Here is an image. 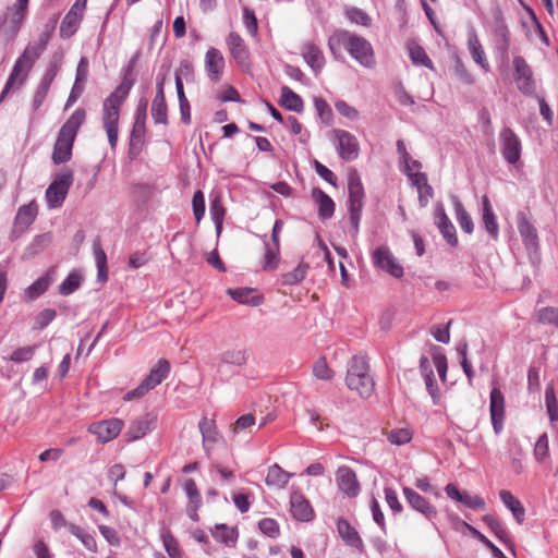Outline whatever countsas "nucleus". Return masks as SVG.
<instances>
[{"label":"nucleus","mask_w":558,"mask_h":558,"mask_svg":"<svg viewBox=\"0 0 558 558\" xmlns=\"http://www.w3.org/2000/svg\"><path fill=\"white\" fill-rule=\"evenodd\" d=\"M134 80L124 76L121 84L104 100L102 104V126L107 133L111 149H114L119 136L120 108L128 98Z\"/></svg>","instance_id":"f257e3e1"},{"label":"nucleus","mask_w":558,"mask_h":558,"mask_svg":"<svg viewBox=\"0 0 558 558\" xmlns=\"http://www.w3.org/2000/svg\"><path fill=\"white\" fill-rule=\"evenodd\" d=\"M329 48L343 47L348 53L362 66L372 69L375 66V54L371 43L362 36L345 29H337L329 37Z\"/></svg>","instance_id":"f03ea898"},{"label":"nucleus","mask_w":558,"mask_h":558,"mask_svg":"<svg viewBox=\"0 0 558 558\" xmlns=\"http://www.w3.org/2000/svg\"><path fill=\"white\" fill-rule=\"evenodd\" d=\"M86 118L84 109H76L61 126L53 145L52 161L56 165L64 163L72 157L73 144L77 132Z\"/></svg>","instance_id":"7ed1b4c3"},{"label":"nucleus","mask_w":558,"mask_h":558,"mask_svg":"<svg viewBox=\"0 0 558 558\" xmlns=\"http://www.w3.org/2000/svg\"><path fill=\"white\" fill-rule=\"evenodd\" d=\"M43 53L44 50L34 41L25 47L24 51L15 60L12 71L0 94V104L10 92L21 88L26 83L34 64Z\"/></svg>","instance_id":"20e7f679"},{"label":"nucleus","mask_w":558,"mask_h":558,"mask_svg":"<svg viewBox=\"0 0 558 558\" xmlns=\"http://www.w3.org/2000/svg\"><path fill=\"white\" fill-rule=\"evenodd\" d=\"M347 387L361 398H369L375 390V380L371 374L366 355H353L347 364Z\"/></svg>","instance_id":"39448f33"},{"label":"nucleus","mask_w":558,"mask_h":558,"mask_svg":"<svg viewBox=\"0 0 558 558\" xmlns=\"http://www.w3.org/2000/svg\"><path fill=\"white\" fill-rule=\"evenodd\" d=\"M348 190L349 217L351 226L354 230V235H356L359 232L362 209L364 206V187L357 173H351L349 175Z\"/></svg>","instance_id":"423d86ee"},{"label":"nucleus","mask_w":558,"mask_h":558,"mask_svg":"<svg viewBox=\"0 0 558 558\" xmlns=\"http://www.w3.org/2000/svg\"><path fill=\"white\" fill-rule=\"evenodd\" d=\"M73 181V171L69 168H64L56 174L46 191V199L50 208H57L63 204Z\"/></svg>","instance_id":"0eeeda50"},{"label":"nucleus","mask_w":558,"mask_h":558,"mask_svg":"<svg viewBox=\"0 0 558 558\" xmlns=\"http://www.w3.org/2000/svg\"><path fill=\"white\" fill-rule=\"evenodd\" d=\"M329 138L344 161H352L359 157L360 144L355 135L345 130L333 129L329 133Z\"/></svg>","instance_id":"6e6552de"},{"label":"nucleus","mask_w":558,"mask_h":558,"mask_svg":"<svg viewBox=\"0 0 558 558\" xmlns=\"http://www.w3.org/2000/svg\"><path fill=\"white\" fill-rule=\"evenodd\" d=\"M61 68V57L53 56L49 61L33 96L32 107L36 111L44 104L50 86L58 75Z\"/></svg>","instance_id":"1a4fd4ad"},{"label":"nucleus","mask_w":558,"mask_h":558,"mask_svg":"<svg viewBox=\"0 0 558 558\" xmlns=\"http://www.w3.org/2000/svg\"><path fill=\"white\" fill-rule=\"evenodd\" d=\"M28 8L14 3L8 7L0 20V32L9 38H14L27 14Z\"/></svg>","instance_id":"9d476101"},{"label":"nucleus","mask_w":558,"mask_h":558,"mask_svg":"<svg viewBox=\"0 0 558 558\" xmlns=\"http://www.w3.org/2000/svg\"><path fill=\"white\" fill-rule=\"evenodd\" d=\"M86 7L87 0H75L60 24V36L62 38L68 39L77 32L83 21Z\"/></svg>","instance_id":"9b49d317"},{"label":"nucleus","mask_w":558,"mask_h":558,"mask_svg":"<svg viewBox=\"0 0 558 558\" xmlns=\"http://www.w3.org/2000/svg\"><path fill=\"white\" fill-rule=\"evenodd\" d=\"M500 149L505 160L510 163H517L521 158L522 144L519 136L510 128H504L499 134Z\"/></svg>","instance_id":"f8f14e48"},{"label":"nucleus","mask_w":558,"mask_h":558,"mask_svg":"<svg viewBox=\"0 0 558 558\" xmlns=\"http://www.w3.org/2000/svg\"><path fill=\"white\" fill-rule=\"evenodd\" d=\"M123 426L124 423L122 420L112 417L92 423L87 430L96 436L98 442L106 444L116 439L121 433Z\"/></svg>","instance_id":"ddd939ff"},{"label":"nucleus","mask_w":558,"mask_h":558,"mask_svg":"<svg viewBox=\"0 0 558 558\" xmlns=\"http://www.w3.org/2000/svg\"><path fill=\"white\" fill-rule=\"evenodd\" d=\"M512 64L514 69V80L519 90L527 96L534 95L536 86L530 65L521 56L514 57Z\"/></svg>","instance_id":"4468645a"},{"label":"nucleus","mask_w":558,"mask_h":558,"mask_svg":"<svg viewBox=\"0 0 558 558\" xmlns=\"http://www.w3.org/2000/svg\"><path fill=\"white\" fill-rule=\"evenodd\" d=\"M372 260L374 266L385 270L395 278L403 276V267L398 263L388 246L383 245L375 248L372 253Z\"/></svg>","instance_id":"2eb2a0df"},{"label":"nucleus","mask_w":558,"mask_h":558,"mask_svg":"<svg viewBox=\"0 0 558 558\" xmlns=\"http://www.w3.org/2000/svg\"><path fill=\"white\" fill-rule=\"evenodd\" d=\"M158 417L155 413H146L133 420L128 428L126 437L129 441H135L157 427Z\"/></svg>","instance_id":"dca6fc26"},{"label":"nucleus","mask_w":558,"mask_h":558,"mask_svg":"<svg viewBox=\"0 0 558 558\" xmlns=\"http://www.w3.org/2000/svg\"><path fill=\"white\" fill-rule=\"evenodd\" d=\"M336 482L339 490L350 498L356 497L361 492L355 472L347 465L338 468Z\"/></svg>","instance_id":"f3484780"},{"label":"nucleus","mask_w":558,"mask_h":558,"mask_svg":"<svg viewBox=\"0 0 558 558\" xmlns=\"http://www.w3.org/2000/svg\"><path fill=\"white\" fill-rule=\"evenodd\" d=\"M226 44L234 61L243 69L250 66V52L243 38L235 32L229 33Z\"/></svg>","instance_id":"a211bd4d"},{"label":"nucleus","mask_w":558,"mask_h":558,"mask_svg":"<svg viewBox=\"0 0 558 558\" xmlns=\"http://www.w3.org/2000/svg\"><path fill=\"white\" fill-rule=\"evenodd\" d=\"M490 418L495 434H499L504 428L505 420V397L499 388H493L490 391Z\"/></svg>","instance_id":"6ab92c4d"},{"label":"nucleus","mask_w":558,"mask_h":558,"mask_svg":"<svg viewBox=\"0 0 558 558\" xmlns=\"http://www.w3.org/2000/svg\"><path fill=\"white\" fill-rule=\"evenodd\" d=\"M290 513L301 522H310L314 518V510L310 501L300 492H292L290 496Z\"/></svg>","instance_id":"aec40b11"},{"label":"nucleus","mask_w":558,"mask_h":558,"mask_svg":"<svg viewBox=\"0 0 558 558\" xmlns=\"http://www.w3.org/2000/svg\"><path fill=\"white\" fill-rule=\"evenodd\" d=\"M38 214V207L35 202L23 205L19 208L14 219L12 234L15 236L24 233L27 228L34 222Z\"/></svg>","instance_id":"412c9836"},{"label":"nucleus","mask_w":558,"mask_h":558,"mask_svg":"<svg viewBox=\"0 0 558 558\" xmlns=\"http://www.w3.org/2000/svg\"><path fill=\"white\" fill-rule=\"evenodd\" d=\"M225 69V58L222 53L214 47H210L205 54V71L208 78L217 83L221 80Z\"/></svg>","instance_id":"4be33fe9"},{"label":"nucleus","mask_w":558,"mask_h":558,"mask_svg":"<svg viewBox=\"0 0 558 558\" xmlns=\"http://www.w3.org/2000/svg\"><path fill=\"white\" fill-rule=\"evenodd\" d=\"M403 495L408 504L417 512L422 513L426 519L433 520L437 517L436 508L429 504L423 496L410 487L403 488Z\"/></svg>","instance_id":"5701e85b"},{"label":"nucleus","mask_w":558,"mask_h":558,"mask_svg":"<svg viewBox=\"0 0 558 558\" xmlns=\"http://www.w3.org/2000/svg\"><path fill=\"white\" fill-rule=\"evenodd\" d=\"M435 223L444 239L447 241V243L451 246H457L458 238L456 228L453 223L450 221L449 217L447 216L445 208L441 204L436 206Z\"/></svg>","instance_id":"b1692460"},{"label":"nucleus","mask_w":558,"mask_h":558,"mask_svg":"<svg viewBox=\"0 0 558 558\" xmlns=\"http://www.w3.org/2000/svg\"><path fill=\"white\" fill-rule=\"evenodd\" d=\"M445 492L447 496L466 508L470 509H484L485 508V500L478 496V495H471L468 492H460L459 488L452 484L449 483L445 487Z\"/></svg>","instance_id":"393cba45"},{"label":"nucleus","mask_w":558,"mask_h":558,"mask_svg":"<svg viewBox=\"0 0 558 558\" xmlns=\"http://www.w3.org/2000/svg\"><path fill=\"white\" fill-rule=\"evenodd\" d=\"M518 230L526 250L529 252H536L538 250L537 231L523 214L518 216Z\"/></svg>","instance_id":"a878e982"},{"label":"nucleus","mask_w":558,"mask_h":558,"mask_svg":"<svg viewBox=\"0 0 558 558\" xmlns=\"http://www.w3.org/2000/svg\"><path fill=\"white\" fill-rule=\"evenodd\" d=\"M337 532L341 539L350 547H353L355 549H359L360 551L363 550L364 544L363 541L356 531L355 527H353L348 520L343 518H339L337 520Z\"/></svg>","instance_id":"bb28decb"},{"label":"nucleus","mask_w":558,"mask_h":558,"mask_svg":"<svg viewBox=\"0 0 558 558\" xmlns=\"http://www.w3.org/2000/svg\"><path fill=\"white\" fill-rule=\"evenodd\" d=\"M302 56L308 66L317 74L325 64L322 50L313 43H305L302 47Z\"/></svg>","instance_id":"cd10ccee"},{"label":"nucleus","mask_w":558,"mask_h":558,"mask_svg":"<svg viewBox=\"0 0 558 558\" xmlns=\"http://www.w3.org/2000/svg\"><path fill=\"white\" fill-rule=\"evenodd\" d=\"M169 372V362L165 359H160L157 362V364L151 368L150 373L143 380V383L148 387L149 390H151L168 377Z\"/></svg>","instance_id":"c85d7f7f"},{"label":"nucleus","mask_w":558,"mask_h":558,"mask_svg":"<svg viewBox=\"0 0 558 558\" xmlns=\"http://www.w3.org/2000/svg\"><path fill=\"white\" fill-rule=\"evenodd\" d=\"M312 197L318 204V216L320 219H329L335 213V203L323 190L315 187L312 191Z\"/></svg>","instance_id":"c756f323"},{"label":"nucleus","mask_w":558,"mask_h":558,"mask_svg":"<svg viewBox=\"0 0 558 558\" xmlns=\"http://www.w3.org/2000/svg\"><path fill=\"white\" fill-rule=\"evenodd\" d=\"M499 497H500V500L502 501V504L505 505V507L508 508L512 512L515 521L519 524L523 523L524 518H525V509L522 506L521 501L518 498H515L511 494V492L506 490V489H501L499 492Z\"/></svg>","instance_id":"7c9ffc66"},{"label":"nucleus","mask_w":558,"mask_h":558,"mask_svg":"<svg viewBox=\"0 0 558 558\" xmlns=\"http://www.w3.org/2000/svg\"><path fill=\"white\" fill-rule=\"evenodd\" d=\"M293 476L292 473H289L281 469L277 463L270 465L268 468V472L265 478V483L268 486L277 487L282 489L287 486L289 480Z\"/></svg>","instance_id":"2f4dec72"},{"label":"nucleus","mask_w":558,"mask_h":558,"mask_svg":"<svg viewBox=\"0 0 558 558\" xmlns=\"http://www.w3.org/2000/svg\"><path fill=\"white\" fill-rule=\"evenodd\" d=\"M451 203L454 208L456 219L460 226V228L468 234H471L474 230V223L469 215V213L465 210L463 204L459 199L457 195L450 196Z\"/></svg>","instance_id":"473e14b6"},{"label":"nucleus","mask_w":558,"mask_h":558,"mask_svg":"<svg viewBox=\"0 0 558 558\" xmlns=\"http://www.w3.org/2000/svg\"><path fill=\"white\" fill-rule=\"evenodd\" d=\"M482 205H483V217H482L483 225H484L486 231L489 233V235L494 240H497L498 235H499V227H498V223L496 220V216L493 211L490 202L487 196H483Z\"/></svg>","instance_id":"72a5a7b5"},{"label":"nucleus","mask_w":558,"mask_h":558,"mask_svg":"<svg viewBox=\"0 0 558 558\" xmlns=\"http://www.w3.org/2000/svg\"><path fill=\"white\" fill-rule=\"evenodd\" d=\"M468 48L474 62L481 65L485 71H488L489 64L475 31H471L469 34Z\"/></svg>","instance_id":"f704fd0d"},{"label":"nucleus","mask_w":558,"mask_h":558,"mask_svg":"<svg viewBox=\"0 0 558 558\" xmlns=\"http://www.w3.org/2000/svg\"><path fill=\"white\" fill-rule=\"evenodd\" d=\"M250 357L246 349H229L221 352L218 356L219 363L233 366H243Z\"/></svg>","instance_id":"c9c22d12"},{"label":"nucleus","mask_w":558,"mask_h":558,"mask_svg":"<svg viewBox=\"0 0 558 558\" xmlns=\"http://www.w3.org/2000/svg\"><path fill=\"white\" fill-rule=\"evenodd\" d=\"M198 428L203 437V446L209 450L208 444H215L219 438L216 423L213 418L203 417L198 423Z\"/></svg>","instance_id":"e433bc0d"},{"label":"nucleus","mask_w":558,"mask_h":558,"mask_svg":"<svg viewBox=\"0 0 558 558\" xmlns=\"http://www.w3.org/2000/svg\"><path fill=\"white\" fill-rule=\"evenodd\" d=\"M280 104L294 112H302L304 109L303 99L288 86L281 87Z\"/></svg>","instance_id":"4c0bfd02"},{"label":"nucleus","mask_w":558,"mask_h":558,"mask_svg":"<svg viewBox=\"0 0 558 558\" xmlns=\"http://www.w3.org/2000/svg\"><path fill=\"white\" fill-rule=\"evenodd\" d=\"M145 132V123L142 120L134 121L130 136V155L135 157L140 153L144 144Z\"/></svg>","instance_id":"58836bf2"},{"label":"nucleus","mask_w":558,"mask_h":558,"mask_svg":"<svg viewBox=\"0 0 558 558\" xmlns=\"http://www.w3.org/2000/svg\"><path fill=\"white\" fill-rule=\"evenodd\" d=\"M255 290L251 288L229 289L228 294L241 304L257 306L262 300L258 295H254Z\"/></svg>","instance_id":"ea45409f"},{"label":"nucleus","mask_w":558,"mask_h":558,"mask_svg":"<svg viewBox=\"0 0 558 558\" xmlns=\"http://www.w3.org/2000/svg\"><path fill=\"white\" fill-rule=\"evenodd\" d=\"M280 244L265 242V254L263 258L264 270H275L279 265Z\"/></svg>","instance_id":"a19ab883"},{"label":"nucleus","mask_w":558,"mask_h":558,"mask_svg":"<svg viewBox=\"0 0 558 558\" xmlns=\"http://www.w3.org/2000/svg\"><path fill=\"white\" fill-rule=\"evenodd\" d=\"M151 117L156 123L167 124V105L165 94L156 93V96L151 104Z\"/></svg>","instance_id":"79ce46f5"},{"label":"nucleus","mask_w":558,"mask_h":558,"mask_svg":"<svg viewBox=\"0 0 558 558\" xmlns=\"http://www.w3.org/2000/svg\"><path fill=\"white\" fill-rule=\"evenodd\" d=\"M93 252L95 256V263L97 266V277L99 281H106L108 276L107 269V255L101 247L100 241H95L93 244Z\"/></svg>","instance_id":"37998d69"},{"label":"nucleus","mask_w":558,"mask_h":558,"mask_svg":"<svg viewBox=\"0 0 558 558\" xmlns=\"http://www.w3.org/2000/svg\"><path fill=\"white\" fill-rule=\"evenodd\" d=\"M160 537L165 547V550L167 551L168 556L170 558H182V553L179 546L178 541L174 538L172 533L169 529L162 527Z\"/></svg>","instance_id":"c03bdc74"},{"label":"nucleus","mask_w":558,"mask_h":558,"mask_svg":"<svg viewBox=\"0 0 558 558\" xmlns=\"http://www.w3.org/2000/svg\"><path fill=\"white\" fill-rule=\"evenodd\" d=\"M310 266L305 262H300L298 266L282 275V282L287 286H294L300 283L307 275Z\"/></svg>","instance_id":"a18cd8bd"},{"label":"nucleus","mask_w":558,"mask_h":558,"mask_svg":"<svg viewBox=\"0 0 558 558\" xmlns=\"http://www.w3.org/2000/svg\"><path fill=\"white\" fill-rule=\"evenodd\" d=\"M344 16L353 24L362 25L365 27L371 26V16L357 7L347 5L344 7Z\"/></svg>","instance_id":"49530a36"},{"label":"nucleus","mask_w":558,"mask_h":558,"mask_svg":"<svg viewBox=\"0 0 558 558\" xmlns=\"http://www.w3.org/2000/svg\"><path fill=\"white\" fill-rule=\"evenodd\" d=\"M68 529L70 533L76 536L88 550L94 553L97 550L96 539L92 534L85 532L76 524H69Z\"/></svg>","instance_id":"de8ad7c7"},{"label":"nucleus","mask_w":558,"mask_h":558,"mask_svg":"<svg viewBox=\"0 0 558 558\" xmlns=\"http://www.w3.org/2000/svg\"><path fill=\"white\" fill-rule=\"evenodd\" d=\"M495 35L498 40L499 49L506 52L510 46V33L501 17L496 19Z\"/></svg>","instance_id":"09e8293b"},{"label":"nucleus","mask_w":558,"mask_h":558,"mask_svg":"<svg viewBox=\"0 0 558 558\" xmlns=\"http://www.w3.org/2000/svg\"><path fill=\"white\" fill-rule=\"evenodd\" d=\"M50 286V280L47 276L38 278L26 290L25 295L29 300H35L44 294Z\"/></svg>","instance_id":"8fccbe9b"},{"label":"nucleus","mask_w":558,"mask_h":558,"mask_svg":"<svg viewBox=\"0 0 558 558\" xmlns=\"http://www.w3.org/2000/svg\"><path fill=\"white\" fill-rule=\"evenodd\" d=\"M409 53L414 64L424 65L428 69H433V63L430 59L428 58L425 50L421 46L416 44H411L409 46Z\"/></svg>","instance_id":"3c124183"},{"label":"nucleus","mask_w":558,"mask_h":558,"mask_svg":"<svg viewBox=\"0 0 558 558\" xmlns=\"http://www.w3.org/2000/svg\"><path fill=\"white\" fill-rule=\"evenodd\" d=\"M412 432L409 428H395L387 433V439L390 444L402 446L411 441Z\"/></svg>","instance_id":"603ef678"},{"label":"nucleus","mask_w":558,"mask_h":558,"mask_svg":"<svg viewBox=\"0 0 558 558\" xmlns=\"http://www.w3.org/2000/svg\"><path fill=\"white\" fill-rule=\"evenodd\" d=\"M210 216L216 226L217 233L221 232L222 221L225 217V208L221 204V199L219 196H216L210 202Z\"/></svg>","instance_id":"864d4df0"},{"label":"nucleus","mask_w":558,"mask_h":558,"mask_svg":"<svg viewBox=\"0 0 558 558\" xmlns=\"http://www.w3.org/2000/svg\"><path fill=\"white\" fill-rule=\"evenodd\" d=\"M81 280L82 278L77 272H70L59 286V293L64 296L72 294L81 286Z\"/></svg>","instance_id":"5fc2aeb1"},{"label":"nucleus","mask_w":558,"mask_h":558,"mask_svg":"<svg viewBox=\"0 0 558 558\" xmlns=\"http://www.w3.org/2000/svg\"><path fill=\"white\" fill-rule=\"evenodd\" d=\"M313 375L319 380H331L335 372L328 366L325 357H319L313 365Z\"/></svg>","instance_id":"6e6d98bb"},{"label":"nucleus","mask_w":558,"mask_h":558,"mask_svg":"<svg viewBox=\"0 0 558 558\" xmlns=\"http://www.w3.org/2000/svg\"><path fill=\"white\" fill-rule=\"evenodd\" d=\"M314 107L320 120L330 125L333 120V113L328 102L320 97H316L314 98Z\"/></svg>","instance_id":"4d7b16f0"},{"label":"nucleus","mask_w":558,"mask_h":558,"mask_svg":"<svg viewBox=\"0 0 558 558\" xmlns=\"http://www.w3.org/2000/svg\"><path fill=\"white\" fill-rule=\"evenodd\" d=\"M464 524L468 527V530L472 533V535L490 550L494 558H507L505 554L496 545H494L484 534H482L480 531H477L470 524Z\"/></svg>","instance_id":"13d9d810"},{"label":"nucleus","mask_w":558,"mask_h":558,"mask_svg":"<svg viewBox=\"0 0 558 558\" xmlns=\"http://www.w3.org/2000/svg\"><path fill=\"white\" fill-rule=\"evenodd\" d=\"M183 488L189 498L187 506L201 507L202 496L198 492L195 481L193 478L185 480Z\"/></svg>","instance_id":"bf43d9fd"},{"label":"nucleus","mask_w":558,"mask_h":558,"mask_svg":"<svg viewBox=\"0 0 558 558\" xmlns=\"http://www.w3.org/2000/svg\"><path fill=\"white\" fill-rule=\"evenodd\" d=\"M37 349V345H28L23 348H17L12 352V354L9 357V361L14 363H23L28 362L33 359L35 351Z\"/></svg>","instance_id":"052dcab7"},{"label":"nucleus","mask_w":558,"mask_h":558,"mask_svg":"<svg viewBox=\"0 0 558 558\" xmlns=\"http://www.w3.org/2000/svg\"><path fill=\"white\" fill-rule=\"evenodd\" d=\"M534 457L538 462H544L549 457V442L546 433L538 437L534 447Z\"/></svg>","instance_id":"680f3d73"},{"label":"nucleus","mask_w":558,"mask_h":558,"mask_svg":"<svg viewBox=\"0 0 558 558\" xmlns=\"http://www.w3.org/2000/svg\"><path fill=\"white\" fill-rule=\"evenodd\" d=\"M258 529L264 535L271 538H276L280 534V527L278 522L271 518L262 519L258 522Z\"/></svg>","instance_id":"e2e57ef3"},{"label":"nucleus","mask_w":558,"mask_h":558,"mask_svg":"<svg viewBox=\"0 0 558 558\" xmlns=\"http://www.w3.org/2000/svg\"><path fill=\"white\" fill-rule=\"evenodd\" d=\"M545 402L549 418L551 422L558 420V402L553 387H547L545 390Z\"/></svg>","instance_id":"0e129e2a"},{"label":"nucleus","mask_w":558,"mask_h":558,"mask_svg":"<svg viewBox=\"0 0 558 558\" xmlns=\"http://www.w3.org/2000/svg\"><path fill=\"white\" fill-rule=\"evenodd\" d=\"M432 354H433V361H434L435 367L437 368L438 375L441 378V380L445 381L446 376H447V369H448L447 357L445 354H442L440 352V349L438 347L433 348Z\"/></svg>","instance_id":"69168bd1"},{"label":"nucleus","mask_w":558,"mask_h":558,"mask_svg":"<svg viewBox=\"0 0 558 558\" xmlns=\"http://www.w3.org/2000/svg\"><path fill=\"white\" fill-rule=\"evenodd\" d=\"M214 537L217 541L225 543L226 545L234 544L236 541L234 531L228 529L225 524L216 525V532L214 533Z\"/></svg>","instance_id":"338daca9"},{"label":"nucleus","mask_w":558,"mask_h":558,"mask_svg":"<svg viewBox=\"0 0 558 558\" xmlns=\"http://www.w3.org/2000/svg\"><path fill=\"white\" fill-rule=\"evenodd\" d=\"M537 319L543 324H553L558 327V311L554 307H544L537 312Z\"/></svg>","instance_id":"774afa93"}]
</instances>
